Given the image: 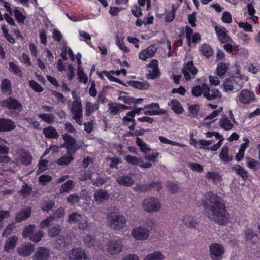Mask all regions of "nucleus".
<instances>
[{"mask_svg": "<svg viewBox=\"0 0 260 260\" xmlns=\"http://www.w3.org/2000/svg\"><path fill=\"white\" fill-rule=\"evenodd\" d=\"M203 205L205 214L209 219L221 225L227 224L230 214L221 198L209 192L206 197V201Z\"/></svg>", "mask_w": 260, "mask_h": 260, "instance_id": "1", "label": "nucleus"}, {"mask_svg": "<svg viewBox=\"0 0 260 260\" xmlns=\"http://www.w3.org/2000/svg\"><path fill=\"white\" fill-rule=\"evenodd\" d=\"M244 80H248V78L244 76L232 77L226 80L223 84L224 90L225 92H235L239 90L244 84Z\"/></svg>", "mask_w": 260, "mask_h": 260, "instance_id": "2", "label": "nucleus"}, {"mask_svg": "<svg viewBox=\"0 0 260 260\" xmlns=\"http://www.w3.org/2000/svg\"><path fill=\"white\" fill-rule=\"evenodd\" d=\"M107 220L110 228L117 230L124 228L126 223L125 217L119 213H108L107 215Z\"/></svg>", "mask_w": 260, "mask_h": 260, "instance_id": "3", "label": "nucleus"}, {"mask_svg": "<svg viewBox=\"0 0 260 260\" xmlns=\"http://www.w3.org/2000/svg\"><path fill=\"white\" fill-rule=\"evenodd\" d=\"M67 222L70 224H77L79 229L83 230L89 227L88 218L77 212H73L70 214Z\"/></svg>", "mask_w": 260, "mask_h": 260, "instance_id": "4", "label": "nucleus"}, {"mask_svg": "<svg viewBox=\"0 0 260 260\" xmlns=\"http://www.w3.org/2000/svg\"><path fill=\"white\" fill-rule=\"evenodd\" d=\"M123 243L121 239H113L109 241L106 245L107 253L111 255L119 254L123 248Z\"/></svg>", "mask_w": 260, "mask_h": 260, "instance_id": "5", "label": "nucleus"}, {"mask_svg": "<svg viewBox=\"0 0 260 260\" xmlns=\"http://www.w3.org/2000/svg\"><path fill=\"white\" fill-rule=\"evenodd\" d=\"M161 207V204L159 200L154 197L147 198L143 202L144 210L149 213L158 212Z\"/></svg>", "mask_w": 260, "mask_h": 260, "instance_id": "6", "label": "nucleus"}, {"mask_svg": "<svg viewBox=\"0 0 260 260\" xmlns=\"http://www.w3.org/2000/svg\"><path fill=\"white\" fill-rule=\"evenodd\" d=\"M82 105L80 100H75L73 101L71 108V115L73 119L79 125L83 124L81 118L82 117Z\"/></svg>", "mask_w": 260, "mask_h": 260, "instance_id": "7", "label": "nucleus"}, {"mask_svg": "<svg viewBox=\"0 0 260 260\" xmlns=\"http://www.w3.org/2000/svg\"><path fill=\"white\" fill-rule=\"evenodd\" d=\"M204 97L209 101H218L222 94L219 90L213 87H209L206 83L203 84Z\"/></svg>", "mask_w": 260, "mask_h": 260, "instance_id": "8", "label": "nucleus"}, {"mask_svg": "<svg viewBox=\"0 0 260 260\" xmlns=\"http://www.w3.org/2000/svg\"><path fill=\"white\" fill-rule=\"evenodd\" d=\"M210 257L212 260H222L224 253L223 246L218 243H212L209 246Z\"/></svg>", "mask_w": 260, "mask_h": 260, "instance_id": "9", "label": "nucleus"}, {"mask_svg": "<svg viewBox=\"0 0 260 260\" xmlns=\"http://www.w3.org/2000/svg\"><path fill=\"white\" fill-rule=\"evenodd\" d=\"M244 238L246 244L251 247L255 245L258 241V234L251 229L247 228L244 231Z\"/></svg>", "mask_w": 260, "mask_h": 260, "instance_id": "10", "label": "nucleus"}, {"mask_svg": "<svg viewBox=\"0 0 260 260\" xmlns=\"http://www.w3.org/2000/svg\"><path fill=\"white\" fill-rule=\"evenodd\" d=\"M239 101L243 104H249L255 101V97L254 93L248 90H242L238 96Z\"/></svg>", "mask_w": 260, "mask_h": 260, "instance_id": "11", "label": "nucleus"}, {"mask_svg": "<svg viewBox=\"0 0 260 260\" xmlns=\"http://www.w3.org/2000/svg\"><path fill=\"white\" fill-rule=\"evenodd\" d=\"M182 73L186 80H190L192 78H194L197 73L198 70L194 67L192 61H189L184 66L182 70Z\"/></svg>", "mask_w": 260, "mask_h": 260, "instance_id": "12", "label": "nucleus"}, {"mask_svg": "<svg viewBox=\"0 0 260 260\" xmlns=\"http://www.w3.org/2000/svg\"><path fill=\"white\" fill-rule=\"evenodd\" d=\"M2 105L9 109L17 110L21 112L23 110L22 104L14 98L10 97L2 102Z\"/></svg>", "mask_w": 260, "mask_h": 260, "instance_id": "13", "label": "nucleus"}, {"mask_svg": "<svg viewBox=\"0 0 260 260\" xmlns=\"http://www.w3.org/2000/svg\"><path fill=\"white\" fill-rule=\"evenodd\" d=\"M132 235L136 240H144L148 238L149 235V231L145 228L136 227L132 230Z\"/></svg>", "mask_w": 260, "mask_h": 260, "instance_id": "14", "label": "nucleus"}, {"mask_svg": "<svg viewBox=\"0 0 260 260\" xmlns=\"http://www.w3.org/2000/svg\"><path fill=\"white\" fill-rule=\"evenodd\" d=\"M70 260H86L87 255L85 251L80 248H73L68 252Z\"/></svg>", "mask_w": 260, "mask_h": 260, "instance_id": "15", "label": "nucleus"}, {"mask_svg": "<svg viewBox=\"0 0 260 260\" xmlns=\"http://www.w3.org/2000/svg\"><path fill=\"white\" fill-rule=\"evenodd\" d=\"M62 138L66 142L67 150H71L72 153L74 154L79 148V146L76 145V141L75 139L68 134H63Z\"/></svg>", "mask_w": 260, "mask_h": 260, "instance_id": "16", "label": "nucleus"}, {"mask_svg": "<svg viewBox=\"0 0 260 260\" xmlns=\"http://www.w3.org/2000/svg\"><path fill=\"white\" fill-rule=\"evenodd\" d=\"M50 251L46 247H40L35 252L33 260H47L50 256Z\"/></svg>", "mask_w": 260, "mask_h": 260, "instance_id": "17", "label": "nucleus"}, {"mask_svg": "<svg viewBox=\"0 0 260 260\" xmlns=\"http://www.w3.org/2000/svg\"><path fill=\"white\" fill-rule=\"evenodd\" d=\"M149 67L152 68V71H149L147 74L146 77L148 79H155L160 76V73L158 68V61L153 59L148 65Z\"/></svg>", "mask_w": 260, "mask_h": 260, "instance_id": "18", "label": "nucleus"}, {"mask_svg": "<svg viewBox=\"0 0 260 260\" xmlns=\"http://www.w3.org/2000/svg\"><path fill=\"white\" fill-rule=\"evenodd\" d=\"M215 30L219 40L222 43L232 42V39L228 35V31L224 27L216 26Z\"/></svg>", "mask_w": 260, "mask_h": 260, "instance_id": "19", "label": "nucleus"}, {"mask_svg": "<svg viewBox=\"0 0 260 260\" xmlns=\"http://www.w3.org/2000/svg\"><path fill=\"white\" fill-rule=\"evenodd\" d=\"M93 197V202L100 204L106 202L109 199V195L106 190L98 189L94 192Z\"/></svg>", "mask_w": 260, "mask_h": 260, "instance_id": "20", "label": "nucleus"}, {"mask_svg": "<svg viewBox=\"0 0 260 260\" xmlns=\"http://www.w3.org/2000/svg\"><path fill=\"white\" fill-rule=\"evenodd\" d=\"M16 128L14 122L11 119H0V132H9L14 130Z\"/></svg>", "mask_w": 260, "mask_h": 260, "instance_id": "21", "label": "nucleus"}, {"mask_svg": "<svg viewBox=\"0 0 260 260\" xmlns=\"http://www.w3.org/2000/svg\"><path fill=\"white\" fill-rule=\"evenodd\" d=\"M156 51V48L154 45H151L139 53V58L145 61L147 59L153 57Z\"/></svg>", "mask_w": 260, "mask_h": 260, "instance_id": "22", "label": "nucleus"}, {"mask_svg": "<svg viewBox=\"0 0 260 260\" xmlns=\"http://www.w3.org/2000/svg\"><path fill=\"white\" fill-rule=\"evenodd\" d=\"M132 174L127 175H123L120 176L117 179V183L120 185L125 187L131 186L134 183V180L132 178Z\"/></svg>", "mask_w": 260, "mask_h": 260, "instance_id": "23", "label": "nucleus"}, {"mask_svg": "<svg viewBox=\"0 0 260 260\" xmlns=\"http://www.w3.org/2000/svg\"><path fill=\"white\" fill-rule=\"evenodd\" d=\"M34 250V246L31 243L22 245L18 248V254L22 256H29Z\"/></svg>", "mask_w": 260, "mask_h": 260, "instance_id": "24", "label": "nucleus"}, {"mask_svg": "<svg viewBox=\"0 0 260 260\" xmlns=\"http://www.w3.org/2000/svg\"><path fill=\"white\" fill-rule=\"evenodd\" d=\"M20 157L19 160L25 166H28L31 163L32 157L30 153L24 149H20L19 151Z\"/></svg>", "mask_w": 260, "mask_h": 260, "instance_id": "25", "label": "nucleus"}, {"mask_svg": "<svg viewBox=\"0 0 260 260\" xmlns=\"http://www.w3.org/2000/svg\"><path fill=\"white\" fill-rule=\"evenodd\" d=\"M73 154L71 150H67L66 154L57 160V163L60 166L68 165L74 160Z\"/></svg>", "mask_w": 260, "mask_h": 260, "instance_id": "26", "label": "nucleus"}, {"mask_svg": "<svg viewBox=\"0 0 260 260\" xmlns=\"http://www.w3.org/2000/svg\"><path fill=\"white\" fill-rule=\"evenodd\" d=\"M43 133L48 139H57L59 137V134L56 129L51 126L43 128Z\"/></svg>", "mask_w": 260, "mask_h": 260, "instance_id": "27", "label": "nucleus"}, {"mask_svg": "<svg viewBox=\"0 0 260 260\" xmlns=\"http://www.w3.org/2000/svg\"><path fill=\"white\" fill-rule=\"evenodd\" d=\"M31 215V211L29 209L20 211L17 214L15 221L17 222H21L28 218Z\"/></svg>", "mask_w": 260, "mask_h": 260, "instance_id": "28", "label": "nucleus"}, {"mask_svg": "<svg viewBox=\"0 0 260 260\" xmlns=\"http://www.w3.org/2000/svg\"><path fill=\"white\" fill-rule=\"evenodd\" d=\"M128 84L129 86L139 90L147 89L150 86L149 84L146 81H130L128 82Z\"/></svg>", "mask_w": 260, "mask_h": 260, "instance_id": "29", "label": "nucleus"}, {"mask_svg": "<svg viewBox=\"0 0 260 260\" xmlns=\"http://www.w3.org/2000/svg\"><path fill=\"white\" fill-rule=\"evenodd\" d=\"M231 169L232 171H235L237 174L240 175L244 180L247 179L248 177L247 171L240 165H236L231 167Z\"/></svg>", "mask_w": 260, "mask_h": 260, "instance_id": "30", "label": "nucleus"}, {"mask_svg": "<svg viewBox=\"0 0 260 260\" xmlns=\"http://www.w3.org/2000/svg\"><path fill=\"white\" fill-rule=\"evenodd\" d=\"M183 223L189 228H196L198 225V221L197 218L190 215H186L183 219Z\"/></svg>", "mask_w": 260, "mask_h": 260, "instance_id": "31", "label": "nucleus"}, {"mask_svg": "<svg viewBox=\"0 0 260 260\" xmlns=\"http://www.w3.org/2000/svg\"><path fill=\"white\" fill-rule=\"evenodd\" d=\"M219 125L225 131L232 129L234 125L226 116H223L219 121Z\"/></svg>", "mask_w": 260, "mask_h": 260, "instance_id": "32", "label": "nucleus"}, {"mask_svg": "<svg viewBox=\"0 0 260 260\" xmlns=\"http://www.w3.org/2000/svg\"><path fill=\"white\" fill-rule=\"evenodd\" d=\"M18 237L16 236H13L8 238L4 247L5 250L8 251L14 249Z\"/></svg>", "mask_w": 260, "mask_h": 260, "instance_id": "33", "label": "nucleus"}, {"mask_svg": "<svg viewBox=\"0 0 260 260\" xmlns=\"http://www.w3.org/2000/svg\"><path fill=\"white\" fill-rule=\"evenodd\" d=\"M165 256L161 251H156L146 255L143 260H164Z\"/></svg>", "mask_w": 260, "mask_h": 260, "instance_id": "34", "label": "nucleus"}, {"mask_svg": "<svg viewBox=\"0 0 260 260\" xmlns=\"http://www.w3.org/2000/svg\"><path fill=\"white\" fill-rule=\"evenodd\" d=\"M99 103L93 104L91 102H87L85 107V114L87 116H89L92 113L98 110L99 107Z\"/></svg>", "mask_w": 260, "mask_h": 260, "instance_id": "35", "label": "nucleus"}, {"mask_svg": "<svg viewBox=\"0 0 260 260\" xmlns=\"http://www.w3.org/2000/svg\"><path fill=\"white\" fill-rule=\"evenodd\" d=\"M170 105L172 109L176 113L180 114L183 112V108L181 106L180 103L177 100H173L171 101Z\"/></svg>", "mask_w": 260, "mask_h": 260, "instance_id": "36", "label": "nucleus"}, {"mask_svg": "<svg viewBox=\"0 0 260 260\" xmlns=\"http://www.w3.org/2000/svg\"><path fill=\"white\" fill-rule=\"evenodd\" d=\"M38 117L43 121L48 124H52L54 123L55 119V116L51 113L40 114L38 115Z\"/></svg>", "mask_w": 260, "mask_h": 260, "instance_id": "37", "label": "nucleus"}, {"mask_svg": "<svg viewBox=\"0 0 260 260\" xmlns=\"http://www.w3.org/2000/svg\"><path fill=\"white\" fill-rule=\"evenodd\" d=\"M200 51L203 55L208 58L212 56L213 54V50L212 48L207 44L203 45L201 47Z\"/></svg>", "mask_w": 260, "mask_h": 260, "instance_id": "38", "label": "nucleus"}, {"mask_svg": "<svg viewBox=\"0 0 260 260\" xmlns=\"http://www.w3.org/2000/svg\"><path fill=\"white\" fill-rule=\"evenodd\" d=\"M247 160L246 165L251 169L257 170L260 168V163L256 160L247 157L246 158Z\"/></svg>", "mask_w": 260, "mask_h": 260, "instance_id": "39", "label": "nucleus"}, {"mask_svg": "<svg viewBox=\"0 0 260 260\" xmlns=\"http://www.w3.org/2000/svg\"><path fill=\"white\" fill-rule=\"evenodd\" d=\"M2 91L3 93L10 94L11 92V83L8 79H4L1 84Z\"/></svg>", "mask_w": 260, "mask_h": 260, "instance_id": "40", "label": "nucleus"}, {"mask_svg": "<svg viewBox=\"0 0 260 260\" xmlns=\"http://www.w3.org/2000/svg\"><path fill=\"white\" fill-rule=\"evenodd\" d=\"M74 187V183L72 180H68L62 185L60 189L61 193H69Z\"/></svg>", "mask_w": 260, "mask_h": 260, "instance_id": "41", "label": "nucleus"}, {"mask_svg": "<svg viewBox=\"0 0 260 260\" xmlns=\"http://www.w3.org/2000/svg\"><path fill=\"white\" fill-rule=\"evenodd\" d=\"M229 65L226 63H219L216 69L217 75L220 77L223 76L228 71Z\"/></svg>", "mask_w": 260, "mask_h": 260, "instance_id": "42", "label": "nucleus"}, {"mask_svg": "<svg viewBox=\"0 0 260 260\" xmlns=\"http://www.w3.org/2000/svg\"><path fill=\"white\" fill-rule=\"evenodd\" d=\"M229 148L228 146H224L222 147L221 153L219 155L220 159L224 162L231 161L232 159L229 156Z\"/></svg>", "mask_w": 260, "mask_h": 260, "instance_id": "43", "label": "nucleus"}, {"mask_svg": "<svg viewBox=\"0 0 260 260\" xmlns=\"http://www.w3.org/2000/svg\"><path fill=\"white\" fill-rule=\"evenodd\" d=\"M206 178L208 179H211L214 183L219 181L221 179L220 175L216 172H209L206 174Z\"/></svg>", "mask_w": 260, "mask_h": 260, "instance_id": "44", "label": "nucleus"}, {"mask_svg": "<svg viewBox=\"0 0 260 260\" xmlns=\"http://www.w3.org/2000/svg\"><path fill=\"white\" fill-rule=\"evenodd\" d=\"M61 232L60 226L58 225L50 228L48 231V235L50 237H55Z\"/></svg>", "mask_w": 260, "mask_h": 260, "instance_id": "45", "label": "nucleus"}, {"mask_svg": "<svg viewBox=\"0 0 260 260\" xmlns=\"http://www.w3.org/2000/svg\"><path fill=\"white\" fill-rule=\"evenodd\" d=\"M120 110V104L109 103V110L110 113L113 115H117Z\"/></svg>", "mask_w": 260, "mask_h": 260, "instance_id": "46", "label": "nucleus"}, {"mask_svg": "<svg viewBox=\"0 0 260 260\" xmlns=\"http://www.w3.org/2000/svg\"><path fill=\"white\" fill-rule=\"evenodd\" d=\"M54 220V217L49 216L40 223L39 226L42 229L48 228L51 225Z\"/></svg>", "mask_w": 260, "mask_h": 260, "instance_id": "47", "label": "nucleus"}, {"mask_svg": "<svg viewBox=\"0 0 260 260\" xmlns=\"http://www.w3.org/2000/svg\"><path fill=\"white\" fill-rule=\"evenodd\" d=\"M212 143V140H206L204 139H200L198 141L199 149H204L210 150V148L208 147Z\"/></svg>", "mask_w": 260, "mask_h": 260, "instance_id": "48", "label": "nucleus"}, {"mask_svg": "<svg viewBox=\"0 0 260 260\" xmlns=\"http://www.w3.org/2000/svg\"><path fill=\"white\" fill-rule=\"evenodd\" d=\"M125 160L129 164L133 165H139L140 162H142L141 158L127 155L125 157Z\"/></svg>", "mask_w": 260, "mask_h": 260, "instance_id": "49", "label": "nucleus"}, {"mask_svg": "<svg viewBox=\"0 0 260 260\" xmlns=\"http://www.w3.org/2000/svg\"><path fill=\"white\" fill-rule=\"evenodd\" d=\"M158 139L159 141L164 144H170L173 146H176L181 147H184L185 146L184 144L172 141L163 136H159Z\"/></svg>", "mask_w": 260, "mask_h": 260, "instance_id": "50", "label": "nucleus"}, {"mask_svg": "<svg viewBox=\"0 0 260 260\" xmlns=\"http://www.w3.org/2000/svg\"><path fill=\"white\" fill-rule=\"evenodd\" d=\"M54 206V202L52 201H44L41 204V209L45 211L48 212Z\"/></svg>", "mask_w": 260, "mask_h": 260, "instance_id": "51", "label": "nucleus"}, {"mask_svg": "<svg viewBox=\"0 0 260 260\" xmlns=\"http://www.w3.org/2000/svg\"><path fill=\"white\" fill-rule=\"evenodd\" d=\"M204 89L203 87V84L202 86L197 85L192 88L191 93L194 96L199 97L203 94L204 95Z\"/></svg>", "mask_w": 260, "mask_h": 260, "instance_id": "52", "label": "nucleus"}, {"mask_svg": "<svg viewBox=\"0 0 260 260\" xmlns=\"http://www.w3.org/2000/svg\"><path fill=\"white\" fill-rule=\"evenodd\" d=\"M32 191V187L31 186L28 185L26 184L22 186V188L20 190V193L24 197H27L29 196Z\"/></svg>", "mask_w": 260, "mask_h": 260, "instance_id": "53", "label": "nucleus"}, {"mask_svg": "<svg viewBox=\"0 0 260 260\" xmlns=\"http://www.w3.org/2000/svg\"><path fill=\"white\" fill-rule=\"evenodd\" d=\"M188 166L193 171L201 173L203 171V167L197 162H188Z\"/></svg>", "mask_w": 260, "mask_h": 260, "instance_id": "54", "label": "nucleus"}, {"mask_svg": "<svg viewBox=\"0 0 260 260\" xmlns=\"http://www.w3.org/2000/svg\"><path fill=\"white\" fill-rule=\"evenodd\" d=\"M13 13L17 21L19 23H24L25 17L23 15V14L17 9H15L13 11Z\"/></svg>", "mask_w": 260, "mask_h": 260, "instance_id": "55", "label": "nucleus"}, {"mask_svg": "<svg viewBox=\"0 0 260 260\" xmlns=\"http://www.w3.org/2000/svg\"><path fill=\"white\" fill-rule=\"evenodd\" d=\"M43 236V231H39L38 232L35 234H32L30 237H29V239L32 242L38 243L41 240Z\"/></svg>", "mask_w": 260, "mask_h": 260, "instance_id": "56", "label": "nucleus"}, {"mask_svg": "<svg viewBox=\"0 0 260 260\" xmlns=\"http://www.w3.org/2000/svg\"><path fill=\"white\" fill-rule=\"evenodd\" d=\"M189 116L195 117H197L199 111V106L198 105H192L189 106Z\"/></svg>", "mask_w": 260, "mask_h": 260, "instance_id": "57", "label": "nucleus"}, {"mask_svg": "<svg viewBox=\"0 0 260 260\" xmlns=\"http://www.w3.org/2000/svg\"><path fill=\"white\" fill-rule=\"evenodd\" d=\"M77 75L79 82H83L84 84L87 83L88 80L87 76L86 74L84 73L83 69L78 70Z\"/></svg>", "mask_w": 260, "mask_h": 260, "instance_id": "58", "label": "nucleus"}, {"mask_svg": "<svg viewBox=\"0 0 260 260\" xmlns=\"http://www.w3.org/2000/svg\"><path fill=\"white\" fill-rule=\"evenodd\" d=\"M68 203L70 204L71 205L75 204L76 203H78L80 200L79 196L76 194L73 193L70 194L67 199Z\"/></svg>", "mask_w": 260, "mask_h": 260, "instance_id": "59", "label": "nucleus"}, {"mask_svg": "<svg viewBox=\"0 0 260 260\" xmlns=\"http://www.w3.org/2000/svg\"><path fill=\"white\" fill-rule=\"evenodd\" d=\"M35 228V225H30L26 226L23 232L22 236L24 238L30 237L32 234V232Z\"/></svg>", "mask_w": 260, "mask_h": 260, "instance_id": "60", "label": "nucleus"}, {"mask_svg": "<svg viewBox=\"0 0 260 260\" xmlns=\"http://www.w3.org/2000/svg\"><path fill=\"white\" fill-rule=\"evenodd\" d=\"M84 242L87 246L91 247L94 245L95 239L90 235H87L84 238Z\"/></svg>", "mask_w": 260, "mask_h": 260, "instance_id": "61", "label": "nucleus"}, {"mask_svg": "<svg viewBox=\"0 0 260 260\" xmlns=\"http://www.w3.org/2000/svg\"><path fill=\"white\" fill-rule=\"evenodd\" d=\"M131 11L132 14L136 17H140L142 15V11L140 6L137 5L133 6L132 7Z\"/></svg>", "mask_w": 260, "mask_h": 260, "instance_id": "62", "label": "nucleus"}, {"mask_svg": "<svg viewBox=\"0 0 260 260\" xmlns=\"http://www.w3.org/2000/svg\"><path fill=\"white\" fill-rule=\"evenodd\" d=\"M167 188L171 193L176 192L180 188L178 184L174 182H168Z\"/></svg>", "mask_w": 260, "mask_h": 260, "instance_id": "63", "label": "nucleus"}, {"mask_svg": "<svg viewBox=\"0 0 260 260\" xmlns=\"http://www.w3.org/2000/svg\"><path fill=\"white\" fill-rule=\"evenodd\" d=\"M30 86L36 92H40L43 90V88L34 80L29 81Z\"/></svg>", "mask_w": 260, "mask_h": 260, "instance_id": "64", "label": "nucleus"}]
</instances>
